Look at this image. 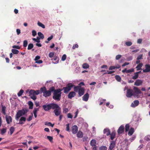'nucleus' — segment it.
I'll return each mask as SVG.
<instances>
[{"instance_id":"nucleus-24","label":"nucleus","mask_w":150,"mask_h":150,"mask_svg":"<svg viewBox=\"0 0 150 150\" xmlns=\"http://www.w3.org/2000/svg\"><path fill=\"white\" fill-rule=\"evenodd\" d=\"M143 65L142 63H140L138 64L136 67V68L137 69V71H139L140 70L142 69V67Z\"/></svg>"},{"instance_id":"nucleus-46","label":"nucleus","mask_w":150,"mask_h":150,"mask_svg":"<svg viewBox=\"0 0 150 150\" xmlns=\"http://www.w3.org/2000/svg\"><path fill=\"white\" fill-rule=\"evenodd\" d=\"M145 140L149 141L150 140V135H148L146 136L144 138Z\"/></svg>"},{"instance_id":"nucleus-4","label":"nucleus","mask_w":150,"mask_h":150,"mask_svg":"<svg viewBox=\"0 0 150 150\" xmlns=\"http://www.w3.org/2000/svg\"><path fill=\"white\" fill-rule=\"evenodd\" d=\"M55 103H52L46 104L42 105L43 109L45 111H48L51 109H54V105Z\"/></svg>"},{"instance_id":"nucleus-42","label":"nucleus","mask_w":150,"mask_h":150,"mask_svg":"<svg viewBox=\"0 0 150 150\" xmlns=\"http://www.w3.org/2000/svg\"><path fill=\"white\" fill-rule=\"evenodd\" d=\"M40 38L39 37H37V39L35 38H33V40L39 43L40 42Z\"/></svg>"},{"instance_id":"nucleus-2","label":"nucleus","mask_w":150,"mask_h":150,"mask_svg":"<svg viewBox=\"0 0 150 150\" xmlns=\"http://www.w3.org/2000/svg\"><path fill=\"white\" fill-rule=\"evenodd\" d=\"M53 86L50 87L48 90H47L45 87H43L40 88V91L41 93H43V96L45 97H49L51 96L52 92L54 91Z\"/></svg>"},{"instance_id":"nucleus-38","label":"nucleus","mask_w":150,"mask_h":150,"mask_svg":"<svg viewBox=\"0 0 150 150\" xmlns=\"http://www.w3.org/2000/svg\"><path fill=\"white\" fill-rule=\"evenodd\" d=\"M33 47V45L32 43H30L29 44L28 47V50H30L32 49Z\"/></svg>"},{"instance_id":"nucleus-59","label":"nucleus","mask_w":150,"mask_h":150,"mask_svg":"<svg viewBox=\"0 0 150 150\" xmlns=\"http://www.w3.org/2000/svg\"><path fill=\"white\" fill-rule=\"evenodd\" d=\"M66 131H69V124H68L66 125Z\"/></svg>"},{"instance_id":"nucleus-41","label":"nucleus","mask_w":150,"mask_h":150,"mask_svg":"<svg viewBox=\"0 0 150 150\" xmlns=\"http://www.w3.org/2000/svg\"><path fill=\"white\" fill-rule=\"evenodd\" d=\"M23 92L24 91L23 90H21L18 93V96L19 97L21 96L22 95L23 93Z\"/></svg>"},{"instance_id":"nucleus-58","label":"nucleus","mask_w":150,"mask_h":150,"mask_svg":"<svg viewBox=\"0 0 150 150\" xmlns=\"http://www.w3.org/2000/svg\"><path fill=\"white\" fill-rule=\"evenodd\" d=\"M32 35L34 36H35L37 34V33H36V31L35 30H33L32 31Z\"/></svg>"},{"instance_id":"nucleus-50","label":"nucleus","mask_w":150,"mask_h":150,"mask_svg":"<svg viewBox=\"0 0 150 150\" xmlns=\"http://www.w3.org/2000/svg\"><path fill=\"white\" fill-rule=\"evenodd\" d=\"M100 150H107V148L105 146H102L100 148Z\"/></svg>"},{"instance_id":"nucleus-40","label":"nucleus","mask_w":150,"mask_h":150,"mask_svg":"<svg viewBox=\"0 0 150 150\" xmlns=\"http://www.w3.org/2000/svg\"><path fill=\"white\" fill-rule=\"evenodd\" d=\"M38 26L41 27L42 28H45V25L44 24H42V23L40 22H38Z\"/></svg>"},{"instance_id":"nucleus-48","label":"nucleus","mask_w":150,"mask_h":150,"mask_svg":"<svg viewBox=\"0 0 150 150\" xmlns=\"http://www.w3.org/2000/svg\"><path fill=\"white\" fill-rule=\"evenodd\" d=\"M126 45L127 46H130L132 44V42H131L128 41L126 42L125 43Z\"/></svg>"},{"instance_id":"nucleus-8","label":"nucleus","mask_w":150,"mask_h":150,"mask_svg":"<svg viewBox=\"0 0 150 150\" xmlns=\"http://www.w3.org/2000/svg\"><path fill=\"white\" fill-rule=\"evenodd\" d=\"M40 93V91L39 90L35 91L34 90L31 89L29 91V96L32 95L35 96L38 95Z\"/></svg>"},{"instance_id":"nucleus-17","label":"nucleus","mask_w":150,"mask_h":150,"mask_svg":"<svg viewBox=\"0 0 150 150\" xmlns=\"http://www.w3.org/2000/svg\"><path fill=\"white\" fill-rule=\"evenodd\" d=\"M115 141H112L111 142L110 144L109 149L110 150H112L113 148L115 147Z\"/></svg>"},{"instance_id":"nucleus-15","label":"nucleus","mask_w":150,"mask_h":150,"mask_svg":"<svg viewBox=\"0 0 150 150\" xmlns=\"http://www.w3.org/2000/svg\"><path fill=\"white\" fill-rule=\"evenodd\" d=\"M143 83V81L141 80L137 79L134 82V85L137 86L141 85Z\"/></svg>"},{"instance_id":"nucleus-26","label":"nucleus","mask_w":150,"mask_h":150,"mask_svg":"<svg viewBox=\"0 0 150 150\" xmlns=\"http://www.w3.org/2000/svg\"><path fill=\"white\" fill-rule=\"evenodd\" d=\"M53 60L54 61V62L53 63L54 64H57L59 62V58L57 56H54Z\"/></svg>"},{"instance_id":"nucleus-28","label":"nucleus","mask_w":150,"mask_h":150,"mask_svg":"<svg viewBox=\"0 0 150 150\" xmlns=\"http://www.w3.org/2000/svg\"><path fill=\"white\" fill-rule=\"evenodd\" d=\"M77 137L78 138H82L83 137V133L82 132L79 131L76 134Z\"/></svg>"},{"instance_id":"nucleus-30","label":"nucleus","mask_w":150,"mask_h":150,"mask_svg":"<svg viewBox=\"0 0 150 150\" xmlns=\"http://www.w3.org/2000/svg\"><path fill=\"white\" fill-rule=\"evenodd\" d=\"M39 110L38 108H35L33 111V113L35 118L37 117V112Z\"/></svg>"},{"instance_id":"nucleus-39","label":"nucleus","mask_w":150,"mask_h":150,"mask_svg":"<svg viewBox=\"0 0 150 150\" xmlns=\"http://www.w3.org/2000/svg\"><path fill=\"white\" fill-rule=\"evenodd\" d=\"M38 35L40 37L41 39H43L44 38V36L43 34H42L40 32H39L38 33Z\"/></svg>"},{"instance_id":"nucleus-47","label":"nucleus","mask_w":150,"mask_h":150,"mask_svg":"<svg viewBox=\"0 0 150 150\" xmlns=\"http://www.w3.org/2000/svg\"><path fill=\"white\" fill-rule=\"evenodd\" d=\"M53 38V36L52 35H51L50 37L48 38V41H45V42L46 43H48L49 42V41L51 40Z\"/></svg>"},{"instance_id":"nucleus-22","label":"nucleus","mask_w":150,"mask_h":150,"mask_svg":"<svg viewBox=\"0 0 150 150\" xmlns=\"http://www.w3.org/2000/svg\"><path fill=\"white\" fill-rule=\"evenodd\" d=\"M26 118L25 117H22L19 120L20 121L18 123L19 124H22L23 123V122H25L26 121Z\"/></svg>"},{"instance_id":"nucleus-11","label":"nucleus","mask_w":150,"mask_h":150,"mask_svg":"<svg viewBox=\"0 0 150 150\" xmlns=\"http://www.w3.org/2000/svg\"><path fill=\"white\" fill-rule=\"evenodd\" d=\"M124 131V127L123 125H121L119 128L117 132L119 135L123 133Z\"/></svg>"},{"instance_id":"nucleus-49","label":"nucleus","mask_w":150,"mask_h":150,"mask_svg":"<svg viewBox=\"0 0 150 150\" xmlns=\"http://www.w3.org/2000/svg\"><path fill=\"white\" fill-rule=\"evenodd\" d=\"M47 138L51 142L53 140V137L50 136H47Z\"/></svg>"},{"instance_id":"nucleus-16","label":"nucleus","mask_w":150,"mask_h":150,"mask_svg":"<svg viewBox=\"0 0 150 150\" xmlns=\"http://www.w3.org/2000/svg\"><path fill=\"white\" fill-rule=\"evenodd\" d=\"M85 92L84 88H81L78 91V94L79 96H81L83 95Z\"/></svg>"},{"instance_id":"nucleus-18","label":"nucleus","mask_w":150,"mask_h":150,"mask_svg":"<svg viewBox=\"0 0 150 150\" xmlns=\"http://www.w3.org/2000/svg\"><path fill=\"white\" fill-rule=\"evenodd\" d=\"M89 97V95L88 93H86L82 97V100L85 101H88Z\"/></svg>"},{"instance_id":"nucleus-37","label":"nucleus","mask_w":150,"mask_h":150,"mask_svg":"<svg viewBox=\"0 0 150 150\" xmlns=\"http://www.w3.org/2000/svg\"><path fill=\"white\" fill-rule=\"evenodd\" d=\"M139 76L138 75L136 72L134 74V75L132 77V79L135 80L138 78Z\"/></svg>"},{"instance_id":"nucleus-12","label":"nucleus","mask_w":150,"mask_h":150,"mask_svg":"<svg viewBox=\"0 0 150 150\" xmlns=\"http://www.w3.org/2000/svg\"><path fill=\"white\" fill-rule=\"evenodd\" d=\"M145 69H143V71L144 73L149 72L150 71V65L146 64L145 65Z\"/></svg>"},{"instance_id":"nucleus-60","label":"nucleus","mask_w":150,"mask_h":150,"mask_svg":"<svg viewBox=\"0 0 150 150\" xmlns=\"http://www.w3.org/2000/svg\"><path fill=\"white\" fill-rule=\"evenodd\" d=\"M79 47L78 45L76 44L74 45L72 47V49H75L76 48H77Z\"/></svg>"},{"instance_id":"nucleus-61","label":"nucleus","mask_w":150,"mask_h":150,"mask_svg":"<svg viewBox=\"0 0 150 150\" xmlns=\"http://www.w3.org/2000/svg\"><path fill=\"white\" fill-rule=\"evenodd\" d=\"M67 117L68 118H72L73 117V116L71 114L69 113L67 114Z\"/></svg>"},{"instance_id":"nucleus-34","label":"nucleus","mask_w":150,"mask_h":150,"mask_svg":"<svg viewBox=\"0 0 150 150\" xmlns=\"http://www.w3.org/2000/svg\"><path fill=\"white\" fill-rule=\"evenodd\" d=\"M81 88H80L79 86H74V90L76 92H77L79 91V90Z\"/></svg>"},{"instance_id":"nucleus-13","label":"nucleus","mask_w":150,"mask_h":150,"mask_svg":"<svg viewBox=\"0 0 150 150\" xmlns=\"http://www.w3.org/2000/svg\"><path fill=\"white\" fill-rule=\"evenodd\" d=\"M72 132L73 134H75L76 133L78 132V128L77 126L74 125L72 126L71 127Z\"/></svg>"},{"instance_id":"nucleus-7","label":"nucleus","mask_w":150,"mask_h":150,"mask_svg":"<svg viewBox=\"0 0 150 150\" xmlns=\"http://www.w3.org/2000/svg\"><path fill=\"white\" fill-rule=\"evenodd\" d=\"M133 90L134 91V97H137V98H138L139 95L142 93L141 91L138 87L135 86L133 87Z\"/></svg>"},{"instance_id":"nucleus-35","label":"nucleus","mask_w":150,"mask_h":150,"mask_svg":"<svg viewBox=\"0 0 150 150\" xmlns=\"http://www.w3.org/2000/svg\"><path fill=\"white\" fill-rule=\"evenodd\" d=\"M10 135H12L13 133L15 130L14 128L13 127H11L10 129Z\"/></svg>"},{"instance_id":"nucleus-5","label":"nucleus","mask_w":150,"mask_h":150,"mask_svg":"<svg viewBox=\"0 0 150 150\" xmlns=\"http://www.w3.org/2000/svg\"><path fill=\"white\" fill-rule=\"evenodd\" d=\"M74 86L71 83H69L66 85L65 87H64L63 90H64V93H67L70 91L71 88Z\"/></svg>"},{"instance_id":"nucleus-25","label":"nucleus","mask_w":150,"mask_h":150,"mask_svg":"<svg viewBox=\"0 0 150 150\" xmlns=\"http://www.w3.org/2000/svg\"><path fill=\"white\" fill-rule=\"evenodd\" d=\"M134 132V128L131 127L130 130L129 131L128 135L129 136L132 135Z\"/></svg>"},{"instance_id":"nucleus-27","label":"nucleus","mask_w":150,"mask_h":150,"mask_svg":"<svg viewBox=\"0 0 150 150\" xmlns=\"http://www.w3.org/2000/svg\"><path fill=\"white\" fill-rule=\"evenodd\" d=\"M2 107L1 112L4 115H6V108L5 106H4L3 105H2Z\"/></svg>"},{"instance_id":"nucleus-52","label":"nucleus","mask_w":150,"mask_h":150,"mask_svg":"<svg viewBox=\"0 0 150 150\" xmlns=\"http://www.w3.org/2000/svg\"><path fill=\"white\" fill-rule=\"evenodd\" d=\"M33 117V114H32L31 115L29 116L28 118L27 119V120L28 121H30L32 120Z\"/></svg>"},{"instance_id":"nucleus-33","label":"nucleus","mask_w":150,"mask_h":150,"mask_svg":"<svg viewBox=\"0 0 150 150\" xmlns=\"http://www.w3.org/2000/svg\"><path fill=\"white\" fill-rule=\"evenodd\" d=\"M115 78L116 80H117L118 82H120L121 81V78L118 75H116L115 76Z\"/></svg>"},{"instance_id":"nucleus-6","label":"nucleus","mask_w":150,"mask_h":150,"mask_svg":"<svg viewBox=\"0 0 150 150\" xmlns=\"http://www.w3.org/2000/svg\"><path fill=\"white\" fill-rule=\"evenodd\" d=\"M54 106V112L56 116H58L60 115L61 113V108L56 104H55Z\"/></svg>"},{"instance_id":"nucleus-31","label":"nucleus","mask_w":150,"mask_h":150,"mask_svg":"<svg viewBox=\"0 0 150 150\" xmlns=\"http://www.w3.org/2000/svg\"><path fill=\"white\" fill-rule=\"evenodd\" d=\"M45 125H47L48 126H50L52 127H53L54 125V124H52L51 122H45Z\"/></svg>"},{"instance_id":"nucleus-51","label":"nucleus","mask_w":150,"mask_h":150,"mask_svg":"<svg viewBox=\"0 0 150 150\" xmlns=\"http://www.w3.org/2000/svg\"><path fill=\"white\" fill-rule=\"evenodd\" d=\"M54 54L53 52H50L49 54V56L50 58H52L54 56Z\"/></svg>"},{"instance_id":"nucleus-23","label":"nucleus","mask_w":150,"mask_h":150,"mask_svg":"<svg viewBox=\"0 0 150 150\" xmlns=\"http://www.w3.org/2000/svg\"><path fill=\"white\" fill-rule=\"evenodd\" d=\"M110 139L113 140L115 137L116 133L115 131L112 132L110 134Z\"/></svg>"},{"instance_id":"nucleus-55","label":"nucleus","mask_w":150,"mask_h":150,"mask_svg":"<svg viewBox=\"0 0 150 150\" xmlns=\"http://www.w3.org/2000/svg\"><path fill=\"white\" fill-rule=\"evenodd\" d=\"M134 71V69L132 68V69H129L127 70V73H130L131 72H133Z\"/></svg>"},{"instance_id":"nucleus-20","label":"nucleus","mask_w":150,"mask_h":150,"mask_svg":"<svg viewBox=\"0 0 150 150\" xmlns=\"http://www.w3.org/2000/svg\"><path fill=\"white\" fill-rule=\"evenodd\" d=\"M5 117L7 124H9L12 122V118L10 116H8L6 115Z\"/></svg>"},{"instance_id":"nucleus-36","label":"nucleus","mask_w":150,"mask_h":150,"mask_svg":"<svg viewBox=\"0 0 150 150\" xmlns=\"http://www.w3.org/2000/svg\"><path fill=\"white\" fill-rule=\"evenodd\" d=\"M82 67L83 69H87L89 68V65L87 63H84L82 65Z\"/></svg>"},{"instance_id":"nucleus-62","label":"nucleus","mask_w":150,"mask_h":150,"mask_svg":"<svg viewBox=\"0 0 150 150\" xmlns=\"http://www.w3.org/2000/svg\"><path fill=\"white\" fill-rule=\"evenodd\" d=\"M85 84L83 82H81L79 84V86L80 87V88H81V86H84Z\"/></svg>"},{"instance_id":"nucleus-19","label":"nucleus","mask_w":150,"mask_h":150,"mask_svg":"<svg viewBox=\"0 0 150 150\" xmlns=\"http://www.w3.org/2000/svg\"><path fill=\"white\" fill-rule=\"evenodd\" d=\"M76 93L74 91H71L69 93L68 95V98H69L71 99L74 97Z\"/></svg>"},{"instance_id":"nucleus-57","label":"nucleus","mask_w":150,"mask_h":150,"mask_svg":"<svg viewBox=\"0 0 150 150\" xmlns=\"http://www.w3.org/2000/svg\"><path fill=\"white\" fill-rule=\"evenodd\" d=\"M12 47L13 48H15L18 49H20L21 48L20 47L17 45H13L12 46Z\"/></svg>"},{"instance_id":"nucleus-53","label":"nucleus","mask_w":150,"mask_h":150,"mask_svg":"<svg viewBox=\"0 0 150 150\" xmlns=\"http://www.w3.org/2000/svg\"><path fill=\"white\" fill-rule=\"evenodd\" d=\"M30 96V98L33 99L34 100H35L37 99L36 97V96H35L32 95V96Z\"/></svg>"},{"instance_id":"nucleus-44","label":"nucleus","mask_w":150,"mask_h":150,"mask_svg":"<svg viewBox=\"0 0 150 150\" xmlns=\"http://www.w3.org/2000/svg\"><path fill=\"white\" fill-rule=\"evenodd\" d=\"M125 131L127 132L129 130V124H127L125 126Z\"/></svg>"},{"instance_id":"nucleus-32","label":"nucleus","mask_w":150,"mask_h":150,"mask_svg":"<svg viewBox=\"0 0 150 150\" xmlns=\"http://www.w3.org/2000/svg\"><path fill=\"white\" fill-rule=\"evenodd\" d=\"M11 52L14 54H18L19 53V51L17 50L12 49L11 50Z\"/></svg>"},{"instance_id":"nucleus-14","label":"nucleus","mask_w":150,"mask_h":150,"mask_svg":"<svg viewBox=\"0 0 150 150\" xmlns=\"http://www.w3.org/2000/svg\"><path fill=\"white\" fill-rule=\"evenodd\" d=\"M139 104V101L138 100H135L134 101L133 103H132L131 104V106L133 108H134L137 106Z\"/></svg>"},{"instance_id":"nucleus-10","label":"nucleus","mask_w":150,"mask_h":150,"mask_svg":"<svg viewBox=\"0 0 150 150\" xmlns=\"http://www.w3.org/2000/svg\"><path fill=\"white\" fill-rule=\"evenodd\" d=\"M96 141L95 139H92L91 141L90 144L93 147V150H97V146L96 145Z\"/></svg>"},{"instance_id":"nucleus-1","label":"nucleus","mask_w":150,"mask_h":150,"mask_svg":"<svg viewBox=\"0 0 150 150\" xmlns=\"http://www.w3.org/2000/svg\"><path fill=\"white\" fill-rule=\"evenodd\" d=\"M53 88L54 91H53V98L57 101H59L61 98L62 93L61 92L63 90V89L60 88H58L55 89V88L54 86Z\"/></svg>"},{"instance_id":"nucleus-45","label":"nucleus","mask_w":150,"mask_h":150,"mask_svg":"<svg viewBox=\"0 0 150 150\" xmlns=\"http://www.w3.org/2000/svg\"><path fill=\"white\" fill-rule=\"evenodd\" d=\"M6 131V129L5 128H3L1 130V134H3L5 133Z\"/></svg>"},{"instance_id":"nucleus-9","label":"nucleus","mask_w":150,"mask_h":150,"mask_svg":"<svg viewBox=\"0 0 150 150\" xmlns=\"http://www.w3.org/2000/svg\"><path fill=\"white\" fill-rule=\"evenodd\" d=\"M126 96L128 98H130L132 96H134L133 90L129 88L127 90L126 94Z\"/></svg>"},{"instance_id":"nucleus-21","label":"nucleus","mask_w":150,"mask_h":150,"mask_svg":"<svg viewBox=\"0 0 150 150\" xmlns=\"http://www.w3.org/2000/svg\"><path fill=\"white\" fill-rule=\"evenodd\" d=\"M103 133L104 134H106L107 136L111 134L110 130L107 129H104Z\"/></svg>"},{"instance_id":"nucleus-63","label":"nucleus","mask_w":150,"mask_h":150,"mask_svg":"<svg viewBox=\"0 0 150 150\" xmlns=\"http://www.w3.org/2000/svg\"><path fill=\"white\" fill-rule=\"evenodd\" d=\"M142 55H139L137 58V59L138 60H139L140 59H142Z\"/></svg>"},{"instance_id":"nucleus-54","label":"nucleus","mask_w":150,"mask_h":150,"mask_svg":"<svg viewBox=\"0 0 150 150\" xmlns=\"http://www.w3.org/2000/svg\"><path fill=\"white\" fill-rule=\"evenodd\" d=\"M122 57V55L120 54H118L115 57V59L117 60H119Z\"/></svg>"},{"instance_id":"nucleus-29","label":"nucleus","mask_w":150,"mask_h":150,"mask_svg":"<svg viewBox=\"0 0 150 150\" xmlns=\"http://www.w3.org/2000/svg\"><path fill=\"white\" fill-rule=\"evenodd\" d=\"M28 104L29 106V109H32L33 108V103L31 101H29L28 102Z\"/></svg>"},{"instance_id":"nucleus-3","label":"nucleus","mask_w":150,"mask_h":150,"mask_svg":"<svg viewBox=\"0 0 150 150\" xmlns=\"http://www.w3.org/2000/svg\"><path fill=\"white\" fill-rule=\"evenodd\" d=\"M28 111L29 110L28 108H23L21 110H19L16 114V119L18 120L20 117L26 114Z\"/></svg>"},{"instance_id":"nucleus-43","label":"nucleus","mask_w":150,"mask_h":150,"mask_svg":"<svg viewBox=\"0 0 150 150\" xmlns=\"http://www.w3.org/2000/svg\"><path fill=\"white\" fill-rule=\"evenodd\" d=\"M28 41L27 40H24L23 42V46L24 47H26L28 45Z\"/></svg>"},{"instance_id":"nucleus-56","label":"nucleus","mask_w":150,"mask_h":150,"mask_svg":"<svg viewBox=\"0 0 150 150\" xmlns=\"http://www.w3.org/2000/svg\"><path fill=\"white\" fill-rule=\"evenodd\" d=\"M66 58V54H63L62 56V61H64Z\"/></svg>"},{"instance_id":"nucleus-64","label":"nucleus","mask_w":150,"mask_h":150,"mask_svg":"<svg viewBox=\"0 0 150 150\" xmlns=\"http://www.w3.org/2000/svg\"><path fill=\"white\" fill-rule=\"evenodd\" d=\"M115 69L114 66H112L110 67L109 69V70H112L113 69Z\"/></svg>"}]
</instances>
